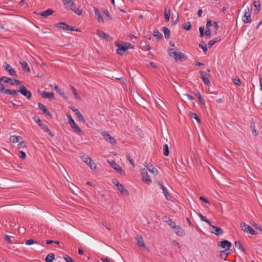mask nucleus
I'll return each mask as SVG.
<instances>
[{"instance_id":"obj_33","label":"nucleus","mask_w":262,"mask_h":262,"mask_svg":"<svg viewBox=\"0 0 262 262\" xmlns=\"http://www.w3.org/2000/svg\"><path fill=\"white\" fill-rule=\"evenodd\" d=\"M163 32L164 34L165 37L166 39H169L170 38V30L167 27H164L162 29Z\"/></svg>"},{"instance_id":"obj_40","label":"nucleus","mask_w":262,"mask_h":262,"mask_svg":"<svg viewBox=\"0 0 262 262\" xmlns=\"http://www.w3.org/2000/svg\"><path fill=\"white\" fill-rule=\"evenodd\" d=\"M234 245H235V246L239 250H240L241 251L245 252V250L243 248V247H242V245L241 244V243L237 241H235V243H234Z\"/></svg>"},{"instance_id":"obj_51","label":"nucleus","mask_w":262,"mask_h":262,"mask_svg":"<svg viewBox=\"0 0 262 262\" xmlns=\"http://www.w3.org/2000/svg\"><path fill=\"white\" fill-rule=\"evenodd\" d=\"M233 82L235 84H236L238 86H239L241 84L240 79L237 77L233 79Z\"/></svg>"},{"instance_id":"obj_22","label":"nucleus","mask_w":262,"mask_h":262,"mask_svg":"<svg viewBox=\"0 0 262 262\" xmlns=\"http://www.w3.org/2000/svg\"><path fill=\"white\" fill-rule=\"evenodd\" d=\"M135 239L137 242V244L138 246L139 247H142L144 248H145L146 247V245L144 243V240H143V238L142 237L140 236V237H136Z\"/></svg>"},{"instance_id":"obj_60","label":"nucleus","mask_w":262,"mask_h":262,"mask_svg":"<svg viewBox=\"0 0 262 262\" xmlns=\"http://www.w3.org/2000/svg\"><path fill=\"white\" fill-rule=\"evenodd\" d=\"M205 35L208 37H211V30L209 29H208L206 30L205 32Z\"/></svg>"},{"instance_id":"obj_5","label":"nucleus","mask_w":262,"mask_h":262,"mask_svg":"<svg viewBox=\"0 0 262 262\" xmlns=\"http://www.w3.org/2000/svg\"><path fill=\"white\" fill-rule=\"evenodd\" d=\"M141 174L142 177V181L147 184L149 185L151 183V180L149 175L148 174L146 169L143 168L141 170Z\"/></svg>"},{"instance_id":"obj_25","label":"nucleus","mask_w":262,"mask_h":262,"mask_svg":"<svg viewBox=\"0 0 262 262\" xmlns=\"http://www.w3.org/2000/svg\"><path fill=\"white\" fill-rule=\"evenodd\" d=\"M253 6L255 8L254 12L255 13L258 14L260 10V4L258 0L254 1L253 2Z\"/></svg>"},{"instance_id":"obj_45","label":"nucleus","mask_w":262,"mask_h":262,"mask_svg":"<svg viewBox=\"0 0 262 262\" xmlns=\"http://www.w3.org/2000/svg\"><path fill=\"white\" fill-rule=\"evenodd\" d=\"M76 115V116H77V117L78 118V120L79 121H81V122H85V119L84 118L83 116H82V115L81 114L80 112L79 113L77 114Z\"/></svg>"},{"instance_id":"obj_28","label":"nucleus","mask_w":262,"mask_h":262,"mask_svg":"<svg viewBox=\"0 0 262 262\" xmlns=\"http://www.w3.org/2000/svg\"><path fill=\"white\" fill-rule=\"evenodd\" d=\"M117 188L122 194L126 195H128L129 194L128 191L124 188L123 186L121 184L119 185H118Z\"/></svg>"},{"instance_id":"obj_48","label":"nucleus","mask_w":262,"mask_h":262,"mask_svg":"<svg viewBox=\"0 0 262 262\" xmlns=\"http://www.w3.org/2000/svg\"><path fill=\"white\" fill-rule=\"evenodd\" d=\"M251 224L257 230H259L262 232V227L258 226L257 224H256L254 222H250Z\"/></svg>"},{"instance_id":"obj_52","label":"nucleus","mask_w":262,"mask_h":262,"mask_svg":"<svg viewBox=\"0 0 262 262\" xmlns=\"http://www.w3.org/2000/svg\"><path fill=\"white\" fill-rule=\"evenodd\" d=\"M104 13L106 15V16L110 20H112L113 19L112 16L111 15L109 11L105 9L103 11Z\"/></svg>"},{"instance_id":"obj_64","label":"nucleus","mask_w":262,"mask_h":262,"mask_svg":"<svg viewBox=\"0 0 262 262\" xmlns=\"http://www.w3.org/2000/svg\"><path fill=\"white\" fill-rule=\"evenodd\" d=\"M213 25L212 21L211 20H208L206 23V27L209 28L211 27Z\"/></svg>"},{"instance_id":"obj_2","label":"nucleus","mask_w":262,"mask_h":262,"mask_svg":"<svg viewBox=\"0 0 262 262\" xmlns=\"http://www.w3.org/2000/svg\"><path fill=\"white\" fill-rule=\"evenodd\" d=\"M168 52L169 56L173 58L176 61H177L178 59L181 60L185 57V54L179 52L178 49L169 48L168 49Z\"/></svg>"},{"instance_id":"obj_46","label":"nucleus","mask_w":262,"mask_h":262,"mask_svg":"<svg viewBox=\"0 0 262 262\" xmlns=\"http://www.w3.org/2000/svg\"><path fill=\"white\" fill-rule=\"evenodd\" d=\"M34 244H39V243L37 241H34L32 239L27 240L26 242V244L27 245H31Z\"/></svg>"},{"instance_id":"obj_44","label":"nucleus","mask_w":262,"mask_h":262,"mask_svg":"<svg viewBox=\"0 0 262 262\" xmlns=\"http://www.w3.org/2000/svg\"><path fill=\"white\" fill-rule=\"evenodd\" d=\"M182 28L186 30L187 31L190 30L191 28V24L190 22L188 21L186 23H185V24H184L182 26Z\"/></svg>"},{"instance_id":"obj_20","label":"nucleus","mask_w":262,"mask_h":262,"mask_svg":"<svg viewBox=\"0 0 262 262\" xmlns=\"http://www.w3.org/2000/svg\"><path fill=\"white\" fill-rule=\"evenodd\" d=\"M94 12H95V14L96 15V16H97V20L99 22V23H103L104 22V20H103V16H102V15L101 14L100 12H99L98 9L96 7H94Z\"/></svg>"},{"instance_id":"obj_13","label":"nucleus","mask_w":262,"mask_h":262,"mask_svg":"<svg viewBox=\"0 0 262 262\" xmlns=\"http://www.w3.org/2000/svg\"><path fill=\"white\" fill-rule=\"evenodd\" d=\"M39 108L42 111V113L46 115L47 116L49 117L50 119L53 118V116L51 114V113L47 109L46 106L42 103H39L38 104Z\"/></svg>"},{"instance_id":"obj_1","label":"nucleus","mask_w":262,"mask_h":262,"mask_svg":"<svg viewBox=\"0 0 262 262\" xmlns=\"http://www.w3.org/2000/svg\"><path fill=\"white\" fill-rule=\"evenodd\" d=\"M62 2L66 8L73 11L78 15L82 14V10L79 8L76 9L75 3L72 0H62Z\"/></svg>"},{"instance_id":"obj_54","label":"nucleus","mask_w":262,"mask_h":262,"mask_svg":"<svg viewBox=\"0 0 262 262\" xmlns=\"http://www.w3.org/2000/svg\"><path fill=\"white\" fill-rule=\"evenodd\" d=\"M126 158L129 161L130 163L134 166H135V164L134 163V160L131 158L130 156L129 155H126Z\"/></svg>"},{"instance_id":"obj_6","label":"nucleus","mask_w":262,"mask_h":262,"mask_svg":"<svg viewBox=\"0 0 262 262\" xmlns=\"http://www.w3.org/2000/svg\"><path fill=\"white\" fill-rule=\"evenodd\" d=\"M241 226L244 232H248L251 235H256L257 234V232L255 231L251 227L245 223H242Z\"/></svg>"},{"instance_id":"obj_30","label":"nucleus","mask_w":262,"mask_h":262,"mask_svg":"<svg viewBox=\"0 0 262 262\" xmlns=\"http://www.w3.org/2000/svg\"><path fill=\"white\" fill-rule=\"evenodd\" d=\"M22 137L20 136H11L10 138V140L11 142L13 143H17L19 142L21 140H22Z\"/></svg>"},{"instance_id":"obj_21","label":"nucleus","mask_w":262,"mask_h":262,"mask_svg":"<svg viewBox=\"0 0 262 262\" xmlns=\"http://www.w3.org/2000/svg\"><path fill=\"white\" fill-rule=\"evenodd\" d=\"M146 167L147 170L154 176H156L158 174V170L152 165L148 164L146 165Z\"/></svg>"},{"instance_id":"obj_43","label":"nucleus","mask_w":262,"mask_h":262,"mask_svg":"<svg viewBox=\"0 0 262 262\" xmlns=\"http://www.w3.org/2000/svg\"><path fill=\"white\" fill-rule=\"evenodd\" d=\"M198 215H199V217H200V219L201 220V221H204V222L207 223L209 225L211 226V222L208 220H207L205 216L203 215L201 213L199 214Z\"/></svg>"},{"instance_id":"obj_62","label":"nucleus","mask_w":262,"mask_h":262,"mask_svg":"<svg viewBox=\"0 0 262 262\" xmlns=\"http://www.w3.org/2000/svg\"><path fill=\"white\" fill-rule=\"evenodd\" d=\"M4 239L9 243H12V242L10 238V237L7 235H6L4 237Z\"/></svg>"},{"instance_id":"obj_37","label":"nucleus","mask_w":262,"mask_h":262,"mask_svg":"<svg viewBox=\"0 0 262 262\" xmlns=\"http://www.w3.org/2000/svg\"><path fill=\"white\" fill-rule=\"evenodd\" d=\"M153 35L156 37L158 39H161L163 38L162 34L157 29L154 30Z\"/></svg>"},{"instance_id":"obj_42","label":"nucleus","mask_w":262,"mask_h":262,"mask_svg":"<svg viewBox=\"0 0 262 262\" xmlns=\"http://www.w3.org/2000/svg\"><path fill=\"white\" fill-rule=\"evenodd\" d=\"M70 89L72 90V93H73L75 98L77 99H80V97H79V95L78 94V93H77L76 89L74 86H73L72 85H70Z\"/></svg>"},{"instance_id":"obj_15","label":"nucleus","mask_w":262,"mask_h":262,"mask_svg":"<svg viewBox=\"0 0 262 262\" xmlns=\"http://www.w3.org/2000/svg\"><path fill=\"white\" fill-rule=\"evenodd\" d=\"M117 47H118V49L117 50V53L120 55H123V52L126 51L127 49L126 48V45L125 42L124 44H116Z\"/></svg>"},{"instance_id":"obj_23","label":"nucleus","mask_w":262,"mask_h":262,"mask_svg":"<svg viewBox=\"0 0 262 262\" xmlns=\"http://www.w3.org/2000/svg\"><path fill=\"white\" fill-rule=\"evenodd\" d=\"M41 96L43 98H49L54 99L55 98L54 94L53 92L48 93L47 92H43Z\"/></svg>"},{"instance_id":"obj_19","label":"nucleus","mask_w":262,"mask_h":262,"mask_svg":"<svg viewBox=\"0 0 262 262\" xmlns=\"http://www.w3.org/2000/svg\"><path fill=\"white\" fill-rule=\"evenodd\" d=\"M200 74L203 82L207 84L208 85L210 83V80L208 77H207V74L203 71H200Z\"/></svg>"},{"instance_id":"obj_47","label":"nucleus","mask_w":262,"mask_h":262,"mask_svg":"<svg viewBox=\"0 0 262 262\" xmlns=\"http://www.w3.org/2000/svg\"><path fill=\"white\" fill-rule=\"evenodd\" d=\"M227 255H228V254H227V252L226 251H225V250H222L220 252V256L221 258L225 259Z\"/></svg>"},{"instance_id":"obj_11","label":"nucleus","mask_w":262,"mask_h":262,"mask_svg":"<svg viewBox=\"0 0 262 262\" xmlns=\"http://www.w3.org/2000/svg\"><path fill=\"white\" fill-rule=\"evenodd\" d=\"M4 67L5 70L9 72L10 75L14 76L16 77H17L16 73L14 69L10 66L6 61H5L4 63Z\"/></svg>"},{"instance_id":"obj_41","label":"nucleus","mask_w":262,"mask_h":262,"mask_svg":"<svg viewBox=\"0 0 262 262\" xmlns=\"http://www.w3.org/2000/svg\"><path fill=\"white\" fill-rule=\"evenodd\" d=\"M82 161L88 164V165L91 163V161H92V160L86 155L83 156L82 157Z\"/></svg>"},{"instance_id":"obj_36","label":"nucleus","mask_w":262,"mask_h":262,"mask_svg":"<svg viewBox=\"0 0 262 262\" xmlns=\"http://www.w3.org/2000/svg\"><path fill=\"white\" fill-rule=\"evenodd\" d=\"M194 94L195 96L198 97L200 103L202 105H205V102L204 99L202 97L201 95H200L199 92L196 91L194 93Z\"/></svg>"},{"instance_id":"obj_26","label":"nucleus","mask_w":262,"mask_h":262,"mask_svg":"<svg viewBox=\"0 0 262 262\" xmlns=\"http://www.w3.org/2000/svg\"><path fill=\"white\" fill-rule=\"evenodd\" d=\"M56 26L57 27L63 30H69L70 26L63 22L58 23Z\"/></svg>"},{"instance_id":"obj_4","label":"nucleus","mask_w":262,"mask_h":262,"mask_svg":"<svg viewBox=\"0 0 262 262\" xmlns=\"http://www.w3.org/2000/svg\"><path fill=\"white\" fill-rule=\"evenodd\" d=\"M67 117L68 119L69 123L70 126L71 127V128L74 129L75 132L77 134L80 133L82 132L81 129L78 126H77L76 125L75 121L72 119L71 116L70 115H68Z\"/></svg>"},{"instance_id":"obj_49","label":"nucleus","mask_w":262,"mask_h":262,"mask_svg":"<svg viewBox=\"0 0 262 262\" xmlns=\"http://www.w3.org/2000/svg\"><path fill=\"white\" fill-rule=\"evenodd\" d=\"M64 259L66 260V262H75L74 260L68 255H63Z\"/></svg>"},{"instance_id":"obj_12","label":"nucleus","mask_w":262,"mask_h":262,"mask_svg":"<svg viewBox=\"0 0 262 262\" xmlns=\"http://www.w3.org/2000/svg\"><path fill=\"white\" fill-rule=\"evenodd\" d=\"M172 230L174 233L180 236H184L185 235L184 230L180 226L176 225V226H174Z\"/></svg>"},{"instance_id":"obj_55","label":"nucleus","mask_w":262,"mask_h":262,"mask_svg":"<svg viewBox=\"0 0 262 262\" xmlns=\"http://www.w3.org/2000/svg\"><path fill=\"white\" fill-rule=\"evenodd\" d=\"M199 31L200 33V36L201 37H203L204 35V27L202 26L199 28Z\"/></svg>"},{"instance_id":"obj_16","label":"nucleus","mask_w":262,"mask_h":262,"mask_svg":"<svg viewBox=\"0 0 262 262\" xmlns=\"http://www.w3.org/2000/svg\"><path fill=\"white\" fill-rule=\"evenodd\" d=\"M158 184L159 186V187H160V188L162 190L163 194H164L166 199L168 201L171 200V199H172L171 196L168 193V191H167V190L166 189V188H165L164 185L161 183V182L160 181H158Z\"/></svg>"},{"instance_id":"obj_3","label":"nucleus","mask_w":262,"mask_h":262,"mask_svg":"<svg viewBox=\"0 0 262 262\" xmlns=\"http://www.w3.org/2000/svg\"><path fill=\"white\" fill-rule=\"evenodd\" d=\"M33 119L45 132L48 133L51 137H54V135L52 133L48 127L42 122L41 120L38 116H35Z\"/></svg>"},{"instance_id":"obj_14","label":"nucleus","mask_w":262,"mask_h":262,"mask_svg":"<svg viewBox=\"0 0 262 262\" xmlns=\"http://www.w3.org/2000/svg\"><path fill=\"white\" fill-rule=\"evenodd\" d=\"M97 35H98L100 37L104 38L107 41H112L113 40L112 37H111L108 34L100 30H98L97 31Z\"/></svg>"},{"instance_id":"obj_31","label":"nucleus","mask_w":262,"mask_h":262,"mask_svg":"<svg viewBox=\"0 0 262 262\" xmlns=\"http://www.w3.org/2000/svg\"><path fill=\"white\" fill-rule=\"evenodd\" d=\"M189 116L191 118L195 119L199 124H201V121L199 117L196 113L190 112L189 114Z\"/></svg>"},{"instance_id":"obj_9","label":"nucleus","mask_w":262,"mask_h":262,"mask_svg":"<svg viewBox=\"0 0 262 262\" xmlns=\"http://www.w3.org/2000/svg\"><path fill=\"white\" fill-rule=\"evenodd\" d=\"M251 13L249 9L247 8L245 10V14L243 17V21L245 24H248L251 21Z\"/></svg>"},{"instance_id":"obj_27","label":"nucleus","mask_w":262,"mask_h":262,"mask_svg":"<svg viewBox=\"0 0 262 262\" xmlns=\"http://www.w3.org/2000/svg\"><path fill=\"white\" fill-rule=\"evenodd\" d=\"M54 89L61 97H62L64 99L68 100L67 97L65 95L64 92H63L58 87V86L55 84H54Z\"/></svg>"},{"instance_id":"obj_56","label":"nucleus","mask_w":262,"mask_h":262,"mask_svg":"<svg viewBox=\"0 0 262 262\" xmlns=\"http://www.w3.org/2000/svg\"><path fill=\"white\" fill-rule=\"evenodd\" d=\"M184 97V98H185L186 99H188V100H193V96H191V95L189 94H185Z\"/></svg>"},{"instance_id":"obj_24","label":"nucleus","mask_w":262,"mask_h":262,"mask_svg":"<svg viewBox=\"0 0 262 262\" xmlns=\"http://www.w3.org/2000/svg\"><path fill=\"white\" fill-rule=\"evenodd\" d=\"M19 63L21 64V68L24 70H26L28 73L30 72V69L26 61L21 59L20 60H19Z\"/></svg>"},{"instance_id":"obj_59","label":"nucleus","mask_w":262,"mask_h":262,"mask_svg":"<svg viewBox=\"0 0 262 262\" xmlns=\"http://www.w3.org/2000/svg\"><path fill=\"white\" fill-rule=\"evenodd\" d=\"M216 41H214V40H211L208 42V47L209 48H211L215 43Z\"/></svg>"},{"instance_id":"obj_29","label":"nucleus","mask_w":262,"mask_h":262,"mask_svg":"<svg viewBox=\"0 0 262 262\" xmlns=\"http://www.w3.org/2000/svg\"><path fill=\"white\" fill-rule=\"evenodd\" d=\"M2 93L8 95H18L17 91L15 90L5 89L2 91Z\"/></svg>"},{"instance_id":"obj_7","label":"nucleus","mask_w":262,"mask_h":262,"mask_svg":"<svg viewBox=\"0 0 262 262\" xmlns=\"http://www.w3.org/2000/svg\"><path fill=\"white\" fill-rule=\"evenodd\" d=\"M101 135L104 138V139L108 141L112 145H115L116 143L115 139L112 137L108 132L103 131L101 133Z\"/></svg>"},{"instance_id":"obj_63","label":"nucleus","mask_w":262,"mask_h":262,"mask_svg":"<svg viewBox=\"0 0 262 262\" xmlns=\"http://www.w3.org/2000/svg\"><path fill=\"white\" fill-rule=\"evenodd\" d=\"M125 44L126 45V48H127V49H133L134 48V46H133V45H132L129 42H128V43H125Z\"/></svg>"},{"instance_id":"obj_34","label":"nucleus","mask_w":262,"mask_h":262,"mask_svg":"<svg viewBox=\"0 0 262 262\" xmlns=\"http://www.w3.org/2000/svg\"><path fill=\"white\" fill-rule=\"evenodd\" d=\"M164 219H167V220H164V222L167 223V224L172 228H173L174 226H176V223L172 221V220L167 217L166 216H164Z\"/></svg>"},{"instance_id":"obj_35","label":"nucleus","mask_w":262,"mask_h":262,"mask_svg":"<svg viewBox=\"0 0 262 262\" xmlns=\"http://www.w3.org/2000/svg\"><path fill=\"white\" fill-rule=\"evenodd\" d=\"M55 258V255L53 253H49L47 255L45 258L47 262H52Z\"/></svg>"},{"instance_id":"obj_18","label":"nucleus","mask_w":262,"mask_h":262,"mask_svg":"<svg viewBox=\"0 0 262 262\" xmlns=\"http://www.w3.org/2000/svg\"><path fill=\"white\" fill-rule=\"evenodd\" d=\"M218 246L221 247L223 248H225L226 247L231 248L232 246V244L231 242L227 240H223L218 243Z\"/></svg>"},{"instance_id":"obj_57","label":"nucleus","mask_w":262,"mask_h":262,"mask_svg":"<svg viewBox=\"0 0 262 262\" xmlns=\"http://www.w3.org/2000/svg\"><path fill=\"white\" fill-rule=\"evenodd\" d=\"M90 168L92 169H96V165L95 164V163L92 161H91V163L89 164L88 165Z\"/></svg>"},{"instance_id":"obj_39","label":"nucleus","mask_w":262,"mask_h":262,"mask_svg":"<svg viewBox=\"0 0 262 262\" xmlns=\"http://www.w3.org/2000/svg\"><path fill=\"white\" fill-rule=\"evenodd\" d=\"M169 154V147L167 144H165L163 145V155L167 156Z\"/></svg>"},{"instance_id":"obj_53","label":"nucleus","mask_w":262,"mask_h":262,"mask_svg":"<svg viewBox=\"0 0 262 262\" xmlns=\"http://www.w3.org/2000/svg\"><path fill=\"white\" fill-rule=\"evenodd\" d=\"M20 83H21V82L19 80H18L17 79H14L13 80H12L10 84L11 85H14V84L19 85V84H20Z\"/></svg>"},{"instance_id":"obj_38","label":"nucleus","mask_w":262,"mask_h":262,"mask_svg":"<svg viewBox=\"0 0 262 262\" xmlns=\"http://www.w3.org/2000/svg\"><path fill=\"white\" fill-rule=\"evenodd\" d=\"M199 46L203 50V51L205 53H206L207 51V45L204 41H201Z\"/></svg>"},{"instance_id":"obj_50","label":"nucleus","mask_w":262,"mask_h":262,"mask_svg":"<svg viewBox=\"0 0 262 262\" xmlns=\"http://www.w3.org/2000/svg\"><path fill=\"white\" fill-rule=\"evenodd\" d=\"M18 148H23L26 146V143L25 141H20L18 144Z\"/></svg>"},{"instance_id":"obj_17","label":"nucleus","mask_w":262,"mask_h":262,"mask_svg":"<svg viewBox=\"0 0 262 262\" xmlns=\"http://www.w3.org/2000/svg\"><path fill=\"white\" fill-rule=\"evenodd\" d=\"M210 226L212 228L211 232L212 233H214V234H215V235H216L217 236L221 235L223 234L224 231H223V229H221V228H219V227H218L217 226H213V225H212Z\"/></svg>"},{"instance_id":"obj_32","label":"nucleus","mask_w":262,"mask_h":262,"mask_svg":"<svg viewBox=\"0 0 262 262\" xmlns=\"http://www.w3.org/2000/svg\"><path fill=\"white\" fill-rule=\"evenodd\" d=\"M53 12H54V11L52 9H48V10L42 12L41 13V15L42 16L47 17L49 16V15H51L52 14H53Z\"/></svg>"},{"instance_id":"obj_10","label":"nucleus","mask_w":262,"mask_h":262,"mask_svg":"<svg viewBox=\"0 0 262 262\" xmlns=\"http://www.w3.org/2000/svg\"><path fill=\"white\" fill-rule=\"evenodd\" d=\"M110 164L111 166L116 170L118 173L121 175H125V172L122 170L121 167H120L118 164H117L114 161L110 162Z\"/></svg>"},{"instance_id":"obj_8","label":"nucleus","mask_w":262,"mask_h":262,"mask_svg":"<svg viewBox=\"0 0 262 262\" xmlns=\"http://www.w3.org/2000/svg\"><path fill=\"white\" fill-rule=\"evenodd\" d=\"M18 92H20L23 96L26 97L28 99H31L32 94L24 85H21Z\"/></svg>"},{"instance_id":"obj_58","label":"nucleus","mask_w":262,"mask_h":262,"mask_svg":"<svg viewBox=\"0 0 262 262\" xmlns=\"http://www.w3.org/2000/svg\"><path fill=\"white\" fill-rule=\"evenodd\" d=\"M199 199H200V200H202L203 202H204L205 203H207L208 204H210V202L209 201V200H207V199L205 198L204 196H200Z\"/></svg>"},{"instance_id":"obj_61","label":"nucleus","mask_w":262,"mask_h":262,"mask_svg":"<svg viewBox=\"0 0 262 262\" xmlns=\"http://www.w3.org/2000/svg\"><path fill=\"white\" fill-rule=\"evenodd\" d=\"M19 152L21 154L20 158L22 159H25L26 158V154L23 151H19Z\"/></svg>"}]
</instances>
